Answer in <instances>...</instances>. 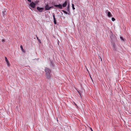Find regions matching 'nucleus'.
I'll use <instances>...</instances> for the list:
<instances>
[{
    "mask_svg": "<svg viewBox=\"0 0 131 131\" xmlns=\"http://www.w3.org/2000/svg\"><path fill=\"white\" fill-rule=\"evenodd\" d=\"M50 7V9L51 8H53V6H52Z\"/></svg>",
    "mask_w": 131,
    "mask_h": 131,
    "instance_id": "nucleus-25",
    "label": "nucleus"
},
{
    "mask_svg": "<svg viewBox=\"0 0 131 131\" xmlns=\"http://www.w3.org/2000/svg\"><path fill=\"white\" fill-rule=\"evenodd\" d=\"M53 5L56 7L59 8L61 9L62 8V5L61 4H59L58 5H55L54 4Z\"/></svg>",
    "mask_w": 131,
    "mask_h": 131,
    "instance_id": "nucleus-2",
    "label": "nucleus"
},
{
    "mask_svg": "<svg viewBox=\"0 0 131 131\" xmlns=\"http://www.w3.org/2000/svg\"><path fill=\"white\" fill-rule=\"evenodd\" d=\"M61 11L66 14H68V12L64 10H62Z\"/></svg>",
    "mask_w": 131,
    "mask_h": 131,
    "instance_id": "nucleus-16",
    "label": "nucleus"
},
{
    "mask_svg": "<svg viewBox=\"0 0 131 131\" xmlns=\"http://www.w3.org/2000/svg\"><path fill=\"white\" fill-rule=\"evenodd\" d=\"M46 77L47 79L50 80L51 77V71L50 69L47 67H45V69Z\"/></svg>",
    "mask_w": 131,
    "mask_h": 131,
    "instance_id": "nucleus-1",
    "label": "nucleus"
},
{
    "mask_svg": "<svg viewBox=\"0 0 131 131\" xmlns=\"http://www.w3.org/2000/svg\"><path fill=\"white\" fill-rule=\"evenodd\" d=\"M39 2V1H36V3H37Z\"/></svg>",
    "mask_w": 131,
    "mask_h": 131,
    "instance_id": "nucleus-29",
    "label": "nucleus"
},
{
    "mask_svg": "<svg viewBox=\"0 0 131 131\" xmlns=\"http://www.w3.org/2000/svg\"><path fill=\"white\" fill-rule=\"evenodd\" d=\"M112 20L113 21H114L115 20V19L114 17H112Z\"/></svg>",
    "mask_w": 131,
    "mask_h": 131,
    "instance_id": "nucleus-20",
    "label": "nucleus"
},
{
    "mask_svg": "<svg viewBox=\"0 0 131 131\" xmlns=\"http://www.w3.org/2000/svg\"><path fill=\"white\" fill-rule=\"evenodd\" d=\"M67 14L70 15V13L68 12V14Z\"/></svg>",
    "mask_w": 131,
    "mask_h": 131,
    "instance_id": "nucleus-24",
    "label": "nucleus"
},
{
    "mask_svg": "<svg viewBox=\"0 0 131 131\" xmlns=\"http://www.w3.org/2000/svg\"><path fill=\"white\" fill-rule=\"evenodd\" d=\"M61 11L66 14H68V12L64 10H62Z\"/></svg>",
    "mask_w": 131,
    "mask_h": 131,
    "instance_id": "nucleus-17",
    "label": "nucleus"
},
{
    "mask_svg": "<svg viewBox=\"0 0 131 131\" xmlns=\"http://www.w3.org/2000/svg\"><path fill=\"white\" fill-rule=\"evenodd\" d=\"M37 9L38 11L40 12H42L44 9L43 8L39 7H37Z\"/></svg>",
    "mask_w": 131,
    "mask_h": 131,
    "instance_id": "nucleus-4",
    "label": "nucleus"
},
{
    "mask_svg": "<svg viewBox=\"0 0 131 131\" xmlns=\"http://www.w3.org/2000/svg\"><path fill=\"white\" fill-rule=\"evenodd\" d=\"M28 1L30 2H31V0H27Z\"/></svg>",
    "mask_w": 131,
    "mask_h": 131,
    "instance_id": "nucleus-26",
    "label": "nucleus"
},
{
    "mask_svg": "<svg viewBox=\"0 0 131 131\" xmlns=\"http://www.w3.org/2000/svg\"><path fill=\"white\" fill-rule=\"evenodd\" d=\"M36 3H34L32 2L29 4L30 6L33 8H35V7Z\"/></svg>",
    "mask_w": 131,
    "mask_h": 131,
    "instance_id": "nucleus-3",
    "label": "nucleus"
},
{
    "mask_svg": "<svg viewBox=\"0 0 131 131\" xmlns=\"http://www.w3.org/2000/svg\"><path fill=\"white\" fill-rule=\"evenodd\" d=\"M67 4V1H65L62 5V7H65Z\"/></svg>",
    "mask_w": 131,
    "mask_h": 131,
    "instance_id": "nucleus-9",
    "label": "nucleus"
},
{
    "mask_svg": "<svg viewBox=\"0 0 131 131\" xmlns=\"http://www.w3.org/2000/svg\"><path fill=\"white\" fill-rule=\"evenodd\" d=\"M5 60L6 62V63L7 66L8 67H9L10 64L8 60L7 59V58L6 57H5Z\"/></svg>",
    "mask_w": 131,
    "mask_h": 131,
    "instance_id": "nucleus-5",
    "label": "nucleus"
},
{
    "mask_svg": "<svg viewBox=\"0 0 131 131\" xmlns=\"http://www.w3.org/2000/svg\"><path fill=\"white\" fill-rule=\"evenodd\" d=\"M45 9L46 10H50V7L48 4L46 5L45 7Z\"/></svg>",
    "mask_w": 131,
    "mask_h": 131,
    "instance_id": "nucleus-7",
    "label": "nucleus"
},
{
    "mask_svg": "<svg viewBox=\"0 0 131 131\" xmlns=\"http://www.w3.org/2000/svg\"><path fill=\"white\" fill-rule=\"evenodd\" d=\"M99 57V59H100V60H101V61L102 62V58L100 56Z\"/></svg>",
    "mask_w": 131,
    "mask_h": 131,
    "instance_id": "nucleus-22",
    "label": "nucleus"
},
{
    "mask_svg": "<svg viewBox=\"0 0 131 131\" xmlns=\"http://www.w3.org/2000/svg\"><path fill=\"white\" fill-rule=\"evenodd\" d=\"M120 39H121L123 41H124L125 40V39H124L123 37H120Z\"/></svg>",
    "mask_w": 131,
    "mask_h": 131,
    "instance_id": "nucleus-18",
    "label": "nucleus"
},
{
    "mask_svg": "<svg viewBox=\"0 0 131 131\" xmlns=\"http://www.w3.org/2000/svg\"><path fill=\"white\" fill-rule=\"evenodd\" d=\"M50 66L52 67H54L52 61H50Z\"/></svg>",
    "mask_w": 131,
    "mask_h": 131,
    "instance_id": "nucleus-12",
    "label": "nucleus"
},
{
    "mask_svg": "<svg viewBox=\"0 0 131 131\" xmlns=\"http://www.w3.org/2000/svg\"><path fill=\"white\" fill-rule=\"evenodd\" d=\"M90 129L91 130V131H93V130L91 128V127L90 128Z\"/></svg>",
    "mask_w": 131,
    "mask_h": 131,
    "instance_id": "nucleus-27",
    "label": "nucleus"
},
{
    "mask_svg": "<svg viewBox=\"0 0 131 131\" xmlns=\"http://www.w3.org/2000/svg\"><path fill=\"white\" fill-rule=\"evenodd\" d=\"M72 9H73V10L75 9V8L74 7V4H73L72 3Z\"/></svg>",
    "mask_w": 131,
    "mask_h": 131,
    "instance_id": "nucleus-15",
    "label": "nucleus"
},
{
    "mask_svg": "<svg viewBox=\"0 0 131 131\" xmlns=\"http://www.w3.org/2000/svg\"><path fill=\"white\" fill-rule=\"evenodd\" d=\"M2 41L3 42H4L5 41V40L3 39L2 40Z\"/></svg>",
    "mask_w": 131,
    "mask_h": 131,
    "instance_id": "nucleus-23",
    "label": "nucleus"
},
{
    "mask_svg": "<svg viewBox=\"0 0 131 131\" xmlns=\"http://www.w3.org/2000/svg\"><path fill=\"white\" fill-rule=\"evenodd\" d=\"M53 20H54V24H57V22H56V19L55 17V15L54 13H53Z\"/></svg>",
    "mask_w": 131,
    "mask_h": 131,
    "instance_id": "nucleus-8",
    "label": "nucleus"
},
{
    "mask_svg": "<svg viewBox=\"0 0 131 131\" xmlns=\"http://www.w3.org/2000/svg\"><path fill=\"white\" fill-rule=\"evenodd\" d=\"M70 5H69V4L68 3V5L67 7V10L68 12H69V13H70Z\"/></svg>",
    "mask_w": 131,
    "mask_h": 131,
    "instance_id": "nucleus-10",
    "label": "nucleus"
},
{
    "mask_svg": "<svg viewBox=\"0 0 131 131\" xmlns=\"http://www.w3.org/2000/svg\"><path fill=\"white\" fill-rule=\"evenodd\" d=\"M36 36L37 39L38 40L39 43H41V41L38 38V37H37V36L36 35Z\"/></svg>",
    "mask_w": 131,
    "mask_h": 131,
    "instance_id": "nucleus-11",
    "label": "nucleus"
},
{
    "mask_svg": "<svg viewBox=\"0 0 131 131\" xmlns=\"http://www.w3.org/2000/svg\"><path fill=\"white\" fill-rule=\"evenodd\" d=\"M73 103L76 106V107L77 108V107H78V106L74 102H73Z\"/></svg>",
    "mask_w": 131,
    "mask_h": 131,
    "instance_id": "nucleus-21",
    "label": "nucleus"
},
{
    "mask_svg": "<svg viewBox=\"0 0 131 131\" xmlns=\"http://www.w3.org/2000/svg\"><path fill=\"white\" fill-rule=\"evenodd\" d=\"M20 48H21V49L22 51L24 52H25V51L23 48V46H22L21 45H20Z\"/></svg>",
    "mask_w": 131,
    "mask_h": 131,
    "instance_id": "nucleus-14",
    "label": "nucleus"
},
{
    "mask_svg": "<svg viewBox=\"0 0 131 131\" xmlns=\"http://www.w3.org/2000/svg\"><path fill=\"white\" fill-rule=\"evenodd\" d=\"M6 11H4V12H3V11L2 12V15L4 17V15H5V12Z\"/></svg>",
    "mask_w": 131,
    "mask_h": 131,
    "instance_id": "nucleus-19",
    "label": "nucleus"
},
{
    "mask_svg": "<svg viewBox=\"0 0 131 131\" xmlns=\"http://www.w3.org/2000/svg\"><path fill=\"white\" fill-rule=\"evenodd\" d=\"M90 78H91V79L92 80V78L91 77V76H90Z\"/></svg>",
    "mask_w": 131,
    "mask_h": 131,
    "instance_id": "nucleus-28",
    "label": "nucleus"
},
{
    "mask_svg": "<svg viewBox=\"0 0 131 131\" xmlns=\"http://www.w3.org/2000/svg\"><path fill=\"white\" fill-rule=\"evenodd\" d=\"M107 12V15L108 17H112L113 16L112 15L110 12L108 11L107 10L106 12V13Z\"/></svg>",
    "mask_w": 131,
    "mask_h": 131,
    "instance_id": "nucleus-6",
    "label": "nucleus"
},
{
    "mask_svg": "<svg viewBox=\"0 0 131 131\" xmlns=\"http://www.w3.org/2000/svg\"><path fill=\"white\" fill-rule=\"evenodd\" d=\"M113 38L112 37H110V38H111V41L112 42H113V41L115 40V37H113Z\"/></svg>",
    "mask_w": 131,
    "mask_h": 131,
    "instance_id": "nucleus-13",
    "label": "nucleus"
}]
</instances>
